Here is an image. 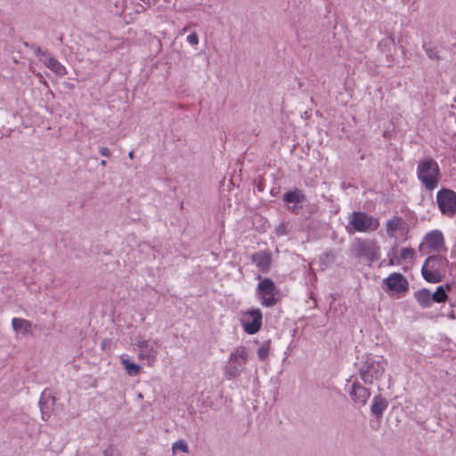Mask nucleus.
Segmentation results:
<instances>
[{
	"mask_svg": "<svg viewBox=\"0 0 456 456\" xmlns=\"http://www.w3.org/2000/svg\"><path fill=\"white\" fill-rule=\"evenodd\" d=\"M270 349H271V340L265 341L257 350L258 358L261 361H265L269 356Z\"/></svg>",
	"mask_w": 456,
	"mask_h": 456,
	"instance_id": "25",
	"label": "nucleus"
},
{
	"mask_svg": "<svg viewBox=\"0 0 456 456\" xmlns=\"http://www.w3.org/2000/svg\"><path fill=\"white\" fill-rule=\"evenodd\" d=\"M187 29H188V27H184V28H183V31H182V32H183V33H185V32H187Z\"/></svg>",
	"mask_w": 456,
	"mask_h": 456,
	"instance_id": "38",
	"label": "nucleus"
},
{
	"mask_svg": "<svg viewBox=\"0 0 456 456\" xmlns=\"http://www.w3.org/2000/svg\"><path fill=\"white\" fill-rule=\"evenodd\" d=\"M134 151H130V152L128 153V157H129V159H134Z\"/></svg>",
	"mask_w": 456,
	"mask_h": 456,
	"instance_id": "35",
	"label": "nucleus"
},
{
	"mask_svg": "<svg viewBox=\"0 0 456 456\" xmlns=\"http://www.w3.org/2000/svg\"><path fill=\"white\" fill-rule=\"evenodd\" d=\"M370 395V391L357 380L353 382L349 390L351 399L359 405H365Z\"/></svg>",
	"mask_w": 456,
	"mask_h": 456,
	"instance_id": "12",
	"label": "nucleus"
},
{
	"mask_svg": "<svg viewBox=\"0 0 456 456\" xmlns=\"http://www.w3.org/2000/svg\"><path fill=\"white\" fill-rule=\"evenodd\" d=\"M38 404L41 411L42 419L44 420H47L50 418L55 404V397L53 395L51 390L45 389L43 391Z\"/></svg>",
	"mask_w": 456,
	"mask_h": 456,
	"instance_id": "13",
	"label": "nucleus"
},
{
	"mask_svg": "<svg viewBox=\"0 0 456 456\" xmlns=\"http://www.w3.org/2000/svg\"><path fill=\"white\" fill-rule=\"evenodd\" d=\"M387 361L384 358L375 359L370 355L365 357V361L359 367V375L361 379L366 385H371L375 380H379L383 376Z\"/></svg>",
	"mask_w": 456,
	"mask_h": 456,
	"instance_id": "2",
	"label": "nucleus"
},
{
	"mask_svg": "<svg viewBox=\"0 0 456 456\" xmlns=\"http://www.w3.org/2000/svg\"><path fill=\"white\" fill-rule=\"evenodd\" d=\"M417 177L427 191H432L437 188L441 170L436 160L427 158L420 161L417 166Z\"/></svg>",
	"mask_w": 456,
	"mask_h": 456,
	"instance_id": "1",
	"label": "nucleus"
},
{
	"mask_svg": "<svg viewBox=\"0 0 456 456\" xmlns=\"http://www.w3.org/2000/svg\"><path fill=\"white\" fill-rule=\"evenodd\" d=\"M405 226L406 223L404 220L401 216H395L387 220L386 224L387 234L390 238H394L395 236V232L404 230Z\"/></svg>",
	"mask_w": 456,
	"mask_h": 456,
	"instance_id": "16",
	"label": "nucleus"
},
{
	"mask_svg": "<svg viewBox=\"0 0 456 456\" xmlns=\"http://www.w3.org/2000/svg\"><path fill=\"white\" fill-rule=\"evenodd\" d=\"M135 345L139 348V359L147 360L149 365L151 366L159 354V343L157 341L138 338Z\"/></svg>",
	"mask_w": 456,
	"mask_h": 456,
	"instance_id": "9",
	"label": "nucleus"
},
{
	"mask_svg": "<svg viewBox=\"0 0 456 456\" xmlns=\"http://www.w3.org/2000/svg\"><path fill=\"white\" fill-rule=\"evenodd\" d=\"M101 166L102 167H105L106 166V161L105 160H102L101 161Z\"/></svg>",
	"mask_w": 456,
	"mask_h": 456,
	"instance_id": "37",
	"label": "nucleus"
},
{
	"mask_svg": "<svg viewBox=\"0 0 456 456\" xmlns=\"http://www.w3.org/2000/svg\"><path fill=\"white\" fill-rule=\"evenodd\" d=\"M385 283L388 289L396 291L397 293H403L408 290L409 282L403 274L394 273L390 274L386 280Z\"/></svg>",
	"mask_w": 456,
	"mask_h": 456,
	"instance_id": "14",
	"label": "nucleus"
},
{
	"mask_svg": "<svg viewBox=\"0 0 456 456\" xmlns=\"http://www.w3.org/2000/svg\"><path fill=\"white\" fill-rule=\"evenodd\" d=\"M387 407V400L381 395H378L373 397L370 411L377 419H380Z\"/></svg>",
	"mask_w": 456,
	"mask_h": 456,
	"instance_id": "18",
	"label": "nucleus"
},
{
	"mask_svg": "<svg viewBox=\"0 0 456 456\" xmlns=\"http://www.w3.org/2000/svg\"><path fill=\"white\" fill-rule=\"evenodd\" d=\"M349 224L353 226L354 231L362 232L376 231L379 226V222L377 218L361 211L352 213Z\"/></svg>",
	"mask_w": 456,
	"mask_h": 456,
	"instance_id": "6",
	"label": "nucleus"
},
{
	"mask_svg": "<svg viewBox=\"0 0 456 456\" xmlns=\"http://www.w3.org/2000/svg\"><path fill=\"white\" fill-rule=\"evenodd\" d=\"M288 232H289V230H288L287 224L281 223L276 227V234L278 236L286 235V234H288Z\"/></svg>",
	"mask_w": 456,
	"mask_h": 456,
	"instance_id": "29",
	"label": "nucleus"
},
{
	"mask_svg": "<svg viewBox=\"0 0 456 456\" xmlns=\"http://www.w3.org/2000/svg\"><path fill=\"white\" fill-rule=\"evenodd\" d=\"M301 208H302L298 207L297 204H295L293 207H289V209L294 214H298Z\"/></svg>",
	"mask_w": 456,
	"mask_h": 456,
	"instance_id": "33",
	"label": "nucleus"
},
{
	"mask_svg": "<svg viewBox=\"0 0 456 456\" xmlns=\"http://www.w3.org/2000/svg\"><path fill=\"white\" fill-rule=\"evenodd\" d=\"M436 202L441 213L452 217L456 215V192L451 189L443 188L436 193Z\"/></svg>",
	"mask_w": 456,
	"mask_h": 456,
	"instance_id": "7",
	"label": "nucleus"
},
{
	"mask_svg": "<svg viewBox=\"0 0 456 456\" xmlns=\"http://www.w3.org/2000/svg\"><path fill=\"white\" fill-rule=\"evenodd\" d=\"M260 281L256 292L261 301L262 305L266 307L274 306L278 303V289L274 282L270 278H262L261 275L257 276Z\"/></svg>",
	"mask_w": 456,
	"mask_h": 456,
	"instance_id": "5",
	"label": "nucleus"
},
{
	"mask_svg": "<svg viewBox=\"0 0 456 456\" xmlns=\"http://www.w3.org/2000/svg\"><path fill=\"white\" fill-rule=\"evenodd\" d=\"M414 298L422 308H428L433 304L432 293L428 289H421L414 293Z\"/></svg>",
	"mask_w": 456,
	"mask_h": 456,
	"instance_id": "19",
	"label": "nucleus"
},
{
	"mask_svg": "<svg viewBox=\"0 0 456 456\" xmlns=\"http://www.w3.org/2000/svg\"><path fill=\"white\" fill-rule=\"evenodd\" d=\"M396 248H397V246H394V247L392 248L391 252H389V253L387 254V257H388V260H387V265L393 266V265H400V264H401V263H400V259H399V257H397V256H395V250H396Z\"/></svg>",
	"mask_w": 456,
	"mask_h": 456,
	"instance_id": "27",
	"label": "nucleus"
},
{
	"mask_svg": "<svg viewBox=\"0 0 456 456\" xmlns=\"http://www.w3.org/2000/svg\"><path fill=\"white\" fill-rule=\"evenodd\" d=\"M248 359V351L243 346H240L232 351L229 356V362L224 370V375L227 379H232L239 377L243 371Z\"/></svg>",
	"mask_w": 456,
	"mask_h": 456,
	"instance_id": "4",
	"label": "nucleus"
},
{
	"mask_svg": "<svg viewBox=\"0 0 456 456\" xmlns=\"http://www.w3.org/2000/svg\"><path fill=\"white\" fill-rule=\"evenodd\" d=\"M386 264V260H383L381 263H380V266L381 265H384Z\"/></svg>",
	"mask_w": 456,
	"mask_h": 456,
	"instance_id": "39",
	"label": "nucleus"
},
{
	"mask_svg": "<svg viewBox=\"0 0 456 456\" xmlns=\"http://www.w3.org/2000/svg\"><path fill=\"white\" fill-rule=\"evenodd\" d=\"M380 248L375 240H358L354 246L355 257H364L370 262L379 258Z\"/></svg>",
	"mask_w": 456,
	"mask_h": 456,
	"instance_id": "8",
	"label": "nucleus"
},
{
	"mask_svg": "<svg viewBox=\"0 0 456 456\" xmlns=\"http://www.w3.org/2000/svg\"><path fill=\"white\" fill-rule=\"evenodd\" d=\"M415 256V250L412 248H403L400 251V262L403 260H412Z\"/></svg>",
	"mask_w": 456,
	"mask_h": 456,
	"instance_id": "26",
	"label": "nucleus"
},
{
	"mask_svg": "<svg viewBox=\"0 0 456 456\" xmlns=\"http://www.w3.org/2000/svg\"><path fill=\"white\" fill-rule=\"evenodd\" d=\"M35 54L41 59H46L50 54L47 51H43L39 46H33Z\"/></svg>",
	"mask_w": 456,
	"mask_h": 456,
	"instance_id": "30",
	"label": "nucleus"
},
{
	"mask_svg": "<svg viewBox=\"0 0 456 456\" xmlns=\"http://www.w3.org/2000/svg\"><path fill=\"white\" fill-rule=\"evenodd\" d=\"M174 452L181 451L183 452H188V445L183 440H179L173 444Z\"/></svg>",
	"mask_w": 456,
	"mask_h": 456,
	"instance_id": "28",
	"label": "nucleus"
},
{
	"mask_svg": "<svg viewBox=\"0 0 456 456\" xmlns=\"http://www.w3.org/2000/svg\"><path fill=\"white\" fill-rule=\"evenodd\" d=\"M46 68L51 69L58 76H65L67 74L66 68L51 53L48 55L46 59H40Z\"/></svg>",
	"mask_w": 456,
	"mask_h": 456,
	"instance_id": "17",
	"label": "nucleus"
},
{
	"mask_svg": "<svg viewBox=\"0 0 456 456\" xmlns=\"http://www.w3.org/2000/svg\"><path fill=\"white\" fill-rule=\"evenodd\" d=\"M263 314L259 309L248 310L242 320L244 330L250 335L256 334L262 326Z\"/></svg>",
	"mask_w": 456,
	"mask_h": 456,
	"instance_id": "10",
	"label": "nucleus"
},
{
	"mask_svg": "<svg viewBox=\"0 0 456 456\" xmlns=\"http://www.w3.org/2000/svg\"><path fill=\"white\" fill-rule=\"evenodd\" d=\"M446 289L450 290L451 286L447 284L446 288H444V286L437 287L436 292L432 293L433 302H436V303L446 302V300L448 299Z\"/></svg>",
	"mask_w": 456,
	"mask_h": 456,
	"instance_id": "23",
	"label": "nucleus"
},
{
	"mask_svg": "<svg viewBox=\"0 0 456 456\" xmlns=\"http://www.w3.org/2000/svg\"><path fill=\"white\" fill-rule=\"evenodd\" d=\"M284 202L297 204L305 200V196L299 189L288 191L283 195Z\"/></svg>",
	"mask_w": 456,
	"mask_h": 456,
	"instance_id": "21",
	"label": "nucleus"
},
{
	"mask_svg": "<svg viewBox=\"0 0 456 456\" xmlns=\"http://www.w3.org/2000/svg\"><path fill=\"white\" fill-rule=\"evenodd\" d=\"M12 326L16 332L28 334L31 332L32 323L26 319L13 318L12 320Z\"/></svg>",
	"mask_w": 456,
	"mask_h": 456,
	"instance_id": "20",
	"label": "nucleus"
},
{
	"mask_svg": "<svg viewBox=\"0 0 456 456\" xmlns=\"http://www.w3.org/2000/svg\"><path fill=\"white\" fill-rule=\"evenodd\" d=\"M427 247L435 252L440 253L445 251V242L442 232L434 230L428 232L424 238Z\"/></svg>",
	"mask_w": 456,
	"mask_h": 456,
	"instance_id": "11",
	"label": "nucleus"
},
{
	"mask_svg": "<svg viewBox=\"0 0 456 456\" xmlns=\"http://www.w3.org/2000/svg\"><path fill=\"white\" fill-rule=\"evenodd\" d=\"M387 38H388V40H389L392 44H394V43H395V37H394L393 34H389V35L387 36Z\"/></svg>",
	"mask_w": 456,
	"mask_h": 456,
	"instance_id": "34",
	"label": "nucleus"
},
{
	"mask_svg": "<svg viewBox=\"0 0 456 456\" xmlns=\"http://www.w3.org/2000/svg\"><path fill=\"white\" fill-rule=\"evenodd\" d=\"M448 265V260L439 255L429 256L421 268L424 280L430 283L441 282L444 278V268Z\"/></svg>",
	"mask_w": 456,
	"mask_h": 456,
	"instance_id": "3",
	"label": "nucleus"
},
{
	"mask_svg": "<svg viewBox=\"0 0 456 456\" xmlns=\"http://www.w3.org/2000/svg\"><path fill=\"white\" fill-rule=\"evenodd\" d=\"M100 153L104 156V157H107L109 158L110 156V151L109 148L107 147H101L100 150H99Z\"/></svg>",
	"mask_w": 456,
	"mask_h": 456,
	"instance_id": "32",
	"label": "nucleus"
},
{
	"mask_svg": "<svg viewBox=\"0 0 456 456\" xmlns=\"http://www.w3.org/2000/svg\"><path fill=\"white\" fill-rule=\"evenodd\" d=\"M251 261L256 265L259 272L265 273L271 267L272 256L270 252L258 251L251 256Z\"/></svg>",
	"mask_w": 456,
	"mask_h": 456,
	"instance_id": "15",
	"label": "nucleus"
},
{
	"mask_svg": "<svg viewBox=\"0 0 456 456\" xmlns=\"http://www.w3.org/2000/svg\"><path fill=\"white\" fill-rule=\"evenodd\" d=\"M187 42L191 45H197L199 44L198 35L193 32L187 37Z\"/></svg>",
	"mask_w": 456,
	"mask_h": 456,
	"instance_id": "31",
	"label": "nucleus"
},
{
	"mask_svg": "<svg viewBox=\"0 0 456 456\" xmlns=\"http://www.w3.org/2000/svg\"><path fill=\"white\" fill-rule=\"evenodd\" d=\"M423 249H424V243H421V244L419 246V250L420 252H422V251H423Z\"/></svg>",
	"mask_w": 456,
	"mask_h": 456,
	"instance_id": "36",
	"label": "nucleus"
},
{
	"mask_svg": "<svg viewBox=\"0 0 456 456\" xmlns=\"http://www.w3.org/2000/svg\"><path fill=\"white\" fill-rule=\"evenodd\" d=\"M422 48L426 52L428 58L435 61H441L442 57L440 55V51L438 48L435 45H432L431 44L424 43L422 45Z\"/></svg>",
	"mask_w": 456,
	"mask_h": 456,
	"instance_id": "24",
	"label": "nucleus"
},
{
	"mask_svg": "<svg viewBox=\"0 0 456 456\" xmlns=\"http://www.w3.org/2000/svg\"><path fill=\"white\" fill-rule=\"evenodd\" d=\"M120 361L129 376H136L140 373L141 366L137 363L131 362L126 355H122Z\"/></svg>",
	"mask_w": 456,
	"mask_h": 456,
	"instance_id": "22",
	"label": "nucleus"
}]
</instances>
